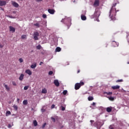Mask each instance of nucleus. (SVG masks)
<instances>
[{"label":"nucleus","instance_id":"obj_1","mask_svg":"<svg viewBox=\"0 0 129 129\" xmlns=\"http://www.w3.org/2000/svg\"><path fill=\"white\" fill-rule=\"evenodd\" d=\"M116 5V3L113 4L109 12V17L111 21H115L116 20V18H115V16H116V9L115 8Z\"/></svg>","mask_w":129,"mask_h":129},{"label":"nucleus","instance_id":"obj_2","mask_svg":"<svg viewBox=\"0 0 129 129\" xmlns=\"http://www.w3.org/2000/svg\"><path fill=\"white\" fill-rule=\"evenodd\" d=\"M84 85V82L81 81L80 83H77L75 85V89L76 90H78L81 86H83Z\"/></svg>","mask_w":129,"mask_h":129},{"label":"nucleus","instance_id":"obj_3","mask_svg":"<svg viewBox=\"0 0 129 129\" xmlns=\"http://www.w3.org/2000/svg\"><path fill=\"white\" fill-rule=\"evenodd\" d=\"M33 36V39L34 40H35V41H38V40H39V32H38L37 31L34 32Z\"/></svg>","mask_w":129,"mask_h":129},{"label":"nucleus","instance_id":"obj_4","mask_svg":"<svg viewBox=\"0 0 129 129\" xmlns=\"http://www.w3.org/2000/svg\"><path fill=\"white\" fill-rule=\"evenodd\" d=\"M90 122L92 126H95V127H98V123L99 122L98 121H96V122L94 123V124H93V122H94V120H91Z\"/></svg>","mask_w":129,"mask_h":129},{"label":"nucleus","instance_id":"obj_5","mask_svg":"<svg viewBox=\"0 0 129 129\" xmlns=\"http://www.w3.org/2000/svg\"><path fill=\"white\" fill-rule=\"evenodd\" d=\"M11 4L12 5V6H13V7H14L15 8H19V4H18L17 3H16L15 1H11Z\"/></svg>","mask_w":129,"mask_h":129},{"label":"nucleus","instance_id":"obj_6","mask_svg":"<svg viewBox=\"0 0 129 129\" xmlns=\"http://www.w3.org/2000/svg\"><path fill=\"white\" fill-rule=\"evenodd\" d=\"M111 43L113 47H118V42H116V41H112Z\"/></svg>","mask_w":129,"mask_h":129},{"label":"nucleus","instance_id":"obj_7","mask_svg":"<svg viewBox=\"0 0 129 129\" xmlns=\"http://www.w3.org/2000/svg\"><path fill=\"white\" fill-rule=\"evenodd\" d=\"M7 5V2L0 0V7H4Z\"/></svg>","mask_w":129,"mask_h":129},{"label":"nucleus","instance_id":"obj_8","mask_svg":"<svg viewBox=\"0 0 129 129\" xmlns=\"http://www.w3.org/2000/svg\"><path fill=\"white\" fill-rule=\"evenodd\" d=\"M3 86L5 87L7 91H10V90H11L10 87H9V86H8V85L6 84L5 83L3 84Z\"/></svg>","mask_w":129,"mask_h":129},{"label":"nucleus","instance_id":"obj_9","mask_svg":"<svg viewBox=\"0 0 129 129\" xmlns=\"http://www.w3.org/2000/svg\"><path fill=\"white\" fill-rule=\"evenodd\" d=\"M100 16V14H99V13L98 12L96 11L94 15H93V18H98Z\"/></svg>","mask_w":129,"mask_h":129},{"label":"nucleus","instance_id":"obj_10","mask_svg":"<svg viewBox=\"0 0 129 129\" xmlns=\"http://www.w3.org/2000/svg\"><path fill=\"white\" fill-rule=\"evenodd\" d=\"M55 10L54 9H48V12L50 14V15H54L55 14Z\"/></svg>","mask_w":129,"mask_h":129},{"label":"nucleus","instance_id":"obj_11","mask_svg":"<svg viewBox=\"0 0 129 129\" xmlns=\"http://www.w3.org/2000/svg\"><path fill=\"white\" fill-rule=\"evenodd\" d=\"M54 84L57 87H59L60 86V83H59V81H58V80H55L54 81Z\"/></svg>","mask_w":129,"mask_h":129},{"label":"nucleus","instance_id":"obj_12","mask_svg":"<svg viewBox=\"0 0 129 129\" xmlns=\"http://www.w3.org/2000/svg\"><path fill=\"white\" fill-rule=\"evenodd\" d=\"M9 28L10 32H13V33H15L16 32V29L13 27V26H10Z\"/></svg>","mask_w":129,"mask_h":129},{"label":"nucleus","instance_id":"obj_13","mask_svg":"<svg viewBox=\"0 0 129 129\" xmlns=\"http://www.w3.org/2000/svg\"><path fill=\"white\" fill-rule=\"evenodd\" d=\"M111 88L114 90L119 89V88H120V86L118 85L114 86H112Z\"/></svg>","mask_w":129,"mask_h":129},{"label":"nucleus","instance_id":"obj_14","mask_svg":"<svg viewBox=\"0 0 129 129\" xmlns=\"http://www.w3.org/2000/svg\"><path fill=\"white\" fill-rule=\"evenodd\" d=\"M94 5L96 6V7H98L99 6V0H96L94 3Z\"/></svg>","mask_w":129,"mask_h":129},{"label":"nucleus","instance_id":"obj_15","mask_svg":"<svg viewBox=\"0 0 129 129\" xmlns=\"http://www.w3.org/2000/svg\"><path fill=\"white\" fill-rule=\"evenodd\" d=\"M25 73L27 74H28V75H32V71H31V70H26L25 71Z\"/></svg>","mask_w":129,"mask_h":129},{"label":"nucleus","instance_id":"obj_16","mask_svg":"<svg viewBox=\"0 0 129 129\" xmlns=\"http://www.w3.org/2000/svg\"><path fill=\"white\" fill-rule=\"evenodd\" d=\"M81 20H82V21H86V16L82 15L81 16Z\"/></svg>","mask_w":129,"mask_h":129},{"label":"nucleus","instance_id":"obj_17","mask_svg":"<svg viewBox=\"0 0 129 129\" xmlns=\"http://www.w3.org/2000/svg\"><path fill=\"white\" fill-rule=\"evenodd\" d=\"M36 67H37V63H35L33 64H32L31 66V68H32V69H35V68H36Z\"/></svg>","mask_w":129,"mask_h":129},{"label":"nucleus","instance_id":"obj_18","mask_svg":"<svg viewBox=\"0 0 129 129\" xmlns=\"http://www.w3.org/2000/svg\"><path fill=\"white\" fill-rule=\"evenodd\" d=\"M24 74H22L20 77H19V80H20V81H22L23 79H24Z\"/></svg>","mask_w":129,"mask_h":129},{"label":"nucleus","instance_id":"obj_19","mask_svg":"<svg viewBox=\"0 0 129 129\" xmlns=\"http://www.w3.org/2000/svg\"><path fill=\"white\" fill-rule=\"evenodd\" d=\"M41 93L46 94L47 93V89L46 88L42 89Z\"/></svg>","mask_w":129,"mask_h":129},{"label":"nucleus","instance_id":"obj_20","mask_svg":"<svg viewBox=\"0 0 129 129\" xmlns=\"http://www.w3.org/2000/svg\"><path fill=\"white\" fill-rule=\"evenodd\" d=\"M33 26H34V27H36V28H40V24L38 23L34 24Z\"/></svg>","mask_w":129,"mask_h":129},{"label":"nucleus","instance_id":"obj_21","mask_svg":"<svg viewBox=\"0 0 129 129\" xmlns=\"http://www.w3.org/2000/svg\"><path fill=\"white\" fill-rule=\"evenodd\" d=\"M112 110V109L111 107H107L106 109V111L107 112H111V111Z\"/></svg>","mask_w":129,"mask_h":129},{"label":"nucleus","instance_id":"obj_22","mask_svg":"<svg viewBox=\"0 0 129 129\" xmlns=\"http://www.w3.org/2000/svg\"><path fill=\"white\" fill-rule=\"evenodd\" d=\"M88 99L89 101H92V100H93L94 98H93V97H92V96H89L88 98Z\"/></svg>","mask_w":129,"mask_h":129},{"label":"nucleus","instance_id":"obj_23","mask_svg":"<svg viewBox=\"0 0 129 129\" xmlns=\"http://www.w3.org/2000/svg\"><path fill=\"white\" fill-rule=\"evenodd\" d=\"M104 94H107V95H111L112 94V92H105L104 93Z\"/></svg>","mask_w":129,"mask_h":129},{"label":"nucleus","instance_id":"obj_24","mask_svg":"<svg viewBox=\"0 0 129 129\" xmlns=\"http://www.w3.org/2000/svg\"><path fill=\"white\" fill-rule=\"evenodd\" d=\"M61 51V48L57 47L55 49V52H60Z\"/></svg>","mask_w":129,"mask_h":129},{"label":"nucleus","instance_id":"obj_25","mask_svg":"<svg viewBox=\"0 0 129 129\" xmlns=\"http://www.w3.org/2000/svg\"><path fill=\"white\" fill-rule=\"evenodd\" d=\"M23 104H24V105H27V104H28V100H24L23 102Z\"/></svg>","mask_w":129,"mask_h":129},{"label":"nucleus","instance_id":"obj_26","mask_svg":"<svg viewBox=\"0 0 129 129\" xmlns=\"http://www.w3.org/2000/svg\"><path fill=\"white\" fill-rule=\"evenodd\" d=\"M33 124L34 126H37V125H38V122H37V120H35L33 121Z\"/></svg>","mask_w":129,"mask_h":129},{"label":"nucleus","instance_id":"obj_27","mask_svg":"<svg viewBox=\"0 0 129 129\" xmlns=\"http://www.w3.org/2000/svg\"><path fill=\"white\" fill-rule=\"evenodd\" d=\"M41 48H42V46L40 44L36 46V49H37V50H41Z\"/></svg>","mask_w":129,"mask_h":129},{"label":"nucleus","instance_id":"obj_28","mask_svg":"<svg viewBox=\"0 0 129 129\" xmlns=\"http://www.w3.org/2000/svg\"><path fill=\"white\" fill-rule=\"evenodd\" d=\"M108 99L110 100L111 101H113V100H114V97H108Z\"/></svg>","mask_w":129,"mask_h":129},{"label":"nucleus","instance_id":"obj_29","mask_svg":"<svg viewBox=\"0 0 129 129\" xmlns=\"http://www.w3.org/2000/svg\"><path fill=\"white\" fill-rule=\"evenodd\" d=\"M29 88V86H26L24 87V90H28Z\"/></svg>","mask_w":129,"mask_h":129},{"label":"nucleus","instance_id":"obj_30","mask_svg":"<svg viewBox=\"0 0 129 129\" xmlns=\"http://www.w3.org/2000/svg\"><path fill=\"white\" fill-rule=\"evenodd\" d=\"M13 107L14 108L15 110H18V106L16 105H14L13 106Z\"/></svg>","mask_w":129,"mask_h":129},{"label":"nucleus","instance_id":"obj_31","mask_svg":"<svg viewBox=\"0 0 129 129\" xmlns=\"http://www.w3.org/2000/svg\"><path fill=\"white\" fill-rule=\"evenodd\" d=\"M123 82V80L122 79L121 80H117V81H116V82L117 83L118 82Z\"/></svg>","mask_w":129,"mask_h":129},{"label":"nucleus","instance_id":"obj_32","mask_svg":"<svg viewBox=\"0 0 129 129\" xmlns=\"http://www.w3.org/2000/svg\"><path fill=\"white\" fill-rule=\"evenodd\" d=\"M67 92H68L67 91V90H64V91H63L62 93H63V95H66V94H67Z\"/></svg>","mask_w":129,"mask_h":129},{"label":"nucleus","instance_id":"obj_33","mask_svg":"<svg viewBox=\"0 0 129 129\" xmlns=\"http://www.w3.org/2000/svg\"><path fill=\"white\" fill-rule=\"evenodd\" d=\"M51 119L53 121V122H55L56 121V119L53 117H51Z\"/></svg>","mask_w":129,"mask_h":129},{"label":"nucleus","instance_id":"obj_34","mask_svg":"<svg viewBox=\"0 0 129 129\" xmlns=\"http://www.w3.org/2000/svg\"><path fill=\"white\" fill-rule=\"evenodd\" d=\"M46 125H47V123H44L42 126V128H45V126H46Z\"/></svg>","mask_w":129,"mask_h":129},{"label":"nucleus","instance_id":"obj_35","mask_svg":"<svg viewBox=\"0 0 129 129\" xmlns=\"http://www.w3.org/2000/svg\"><path fill=\"white\" fill-rule=\"evenodd\" d=\"M10 114H11V111H7V112H6V115H10Z\"/></svg>","mask_w":129,"mask_h":129},{"label":"nucleus","instance_id":"obj_36","mask_svg":"<svg viewBox=\"0 0 129 129\" xmlns=\"http://www.w3.org/2000/svg\"><path fill=\"white\" fill-rule=\"evenodd\" d=\"M42 18H43V19L47 18V15L46 14H43Z\"/></svg>","mask_w":129,"mask_h":129},{"label":"nucleus","instance_id":"obj_37","mask_svg":"<svg viewBox=\"0 0 129 129\" xmlns=\"http://www.w3.org/2000/svg\"><path fill=\"white\" fill-rule=\"evenodd\" d=\"M26 37H27V36L26 35H23L21 36L22 39H26Z\"/></svg>","mask_w":129,"mask_h":129},{"label":"nucleus","instance_id":"obj_38","mask_svg":"<svg viewBox=\"0 0 129 129\" xmlns=\"http://www.w3.org/2000/svg\"><path fill=\"white\" fill-rule=\"evenodd\" d=\"M19 61H20V63H23V62H24V60H23V58H20L19 59Z\"/></svg>","mask_w":129,"mask_h":129},{"label":"nucleus","instance_id":"obj_39","mask_svg":"<svg viewBox=\"0 0 129 129\" xmlns=\"http://www.w3.org/2000/svg\"><path fill=\"white\" fill-rule=\"evenodd\" d=\"M48 74H49V75H52L53 74V71H49V72H48Z\"/></svg>","mask_w":129,"mask_h":129},{"label":"nucleus","instance_id":"obj_40","mask_svg":"<svg viewBox=\"0 0 129 129\" xmlns=\"http://www.w3.org/2000/svg\"><path fill=\"white\" fill-rule=\"evenodd\" d=\"M12 84L14 85V86H17V84L15 82H12Z\"/></svg>","mask_w":129,"mask_h":129},{"label":"nucleus","instance_id":"obj_41","mask_svg":"<svg viewBox=\"0 0 129 129\" xmlns=\"http://www.w3.org/2000/svg\"><path fill=\"white\" fill-rule=\"evenodd\" d=\"M61 110L64 111L65 110V108L63 107V106H61Z\"/></svg>","mask_w":129,"mask_h":129},{"label":"nucleus","instance_id":"obj_42","mask_svg":"<svg viewBox=\"0 0 129 129\" xmlns=\"http://www.w3.org/2000/svg\"><path fill=\"white\" fill-rule=\"evenodd\" d=\"M8 127H9V128H11V127H12V125L11 124H9Z\"/></svg>","mask_w":129,"mask_h":129},{"label":"nucleus","instance_id":"obj_43","mask_svg":"<svg viewBox=\"0 0 129 129\" xmlns=\"http://www.w3.org/2000/svg\"><path fill=\"white\" fill-rule=\"evenodd\" d=\"M55 108V105L53 104L51 105V108Z\"/></svg>","mask_w":129,"mask_h":129},{"label":"nucleus","instance_id":"obj_44","mask_svg":"<svg viewBox=\"0 0 129 129\" xmlns=\"http://www.w3.org/2000/svg\"><path fill=\"white\" fill-rule=\"evenodd\" d=\"M96 103L95 102H93V103L92 104V105H93V106H95Z\"/></svg>","mask_w":129,"mask_h":129},{"label":"nucleus","instance_id":"obj_45","mask_svg":"<svg viewBox=\"0 0 129 129\" xmlns=\"http://www.w3.org/2000/svg\"><path fill=\"white\" fill-rule=\"evenodd\" d=\"M69 28H70V25H68L67 30H68V29H69Z\"/></svg>","mask_w":129,"mask_h":129},{"label":"nucleus","instance_id":"obj_46","mask_svg":"<svg viewBox=\"0 0 129 129\" xmlns=\"http://www.w3.org/2000/svg\"><path fill=\"white\" fill-rule=\"evenodd\" d=\"M17 101H18V103H19V101H20V99L18 98L17 99Z\"/></svg>","mask_w":129,"mask_h":129},{"label":"nucleus","instance_id":"obj_47","mask_svg":"<svg viewBox=\"0 0 129 129\" xmlns=\"http://www.w3.org/2000/svg\"><path fill=\"white\" fill-rule=\"evenodd\" d=\"M43 64V62L41 61L40 63H39V65H42Z\"/></svg>","mask_w":129,"mask_h":129},{"label":"nucleus","instance_id":"obj_48","mask_svg":"<svg viewBox=\"0 0 129 129\" xmlns=\"http://www.w3.org/2000/svg\"><path fill=\"white\" fill-rule=\"evenodd\" d=\"M77 73H80V70H79L77 72Z\"/></svg>","mask_w":129,"mask_h":129},{"label":"nucleus","instance_id":"obj_49","mask_svg":"<svg viewBox=\"0 0 129 129\" xmlns=\"http://www.w3.org/2000/svg\"><path fill=\"white\" fill-rule=\"evenodd\" d=\"M37 2H41V0H37Z\"/></svg>","mask_w":129,"mask_h":129},{"label":"nucleus","instance_id":"obj_50","mask_svg":"<svg viewBox=\"0 0 129 129\" xmlns=\"http://www.w3.org/2000/svg\"><path fill=\"white\" fill-rule=\"evenodd\" d=\"M110 129H114L113 127L111 128Z\"/></svg>","mask_w":129,"mask_h":129},{"label":"nucleus","instance_id":"obj_51","mask_svg":"<svg viewBox=\"0 0 129 129\" xmlns=\"http://www.w3.org/2000/svg\"><path fill=\"white\" fill-rule=\"evenodd\" d=\"M98 22H99V20H98Z\"/></svg>","mask_w":129,"mask_h":129},{"label":"nucleus","instance_id":"obj_52","mask_svg":"<svg viewBox=\"0 0 129 129\" xmlns=\"http://www.w3.org/2000/svg\"><path fill=\"white\" fill-rule=\"evenodd\" d=\"M127 64H129V62H127Z\"/></svg>","mask_w":129,"mask_h":129},{"label":"nucleus","instance_id":"obj_53","mask_svg":"<svg viewBox=\"0 0 129 129\" xmlns=\"http://www.w3.org/2000/svg\"><path fill=\"white\" fill-rule=\"evenodd\" d=\"M20 1H23V0H20Z\"/></svg>","mask_w":129,"mask_h":129}]
</instances>
